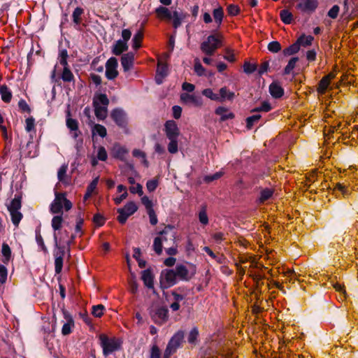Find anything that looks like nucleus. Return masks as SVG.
Instances as JSON below:
<instances>
[{"label":"nucleus","instance_id":"7c9ffc66","mask_svg":"<svg viewBox=\"0 0 358 358\" xmlns=\"http://www.w3.org/2000/svg\"><path fill=\"white\" fill-rule=\"evenodd\" d=\"M93 101H95L96 106H108L109 104V99L106 94H99L95 95Z\"/></svg>","mask_w":358,"mask_h":358},{"label":"nucleus","instance_id":"49530a36","mask_svg":"<svg viewBox=\"0 0 358 358\" xmlns=\"http://www.w3.org/2000/svg\"><path fill=\"white\" fill-rule=\"evenodd\" d=\"M329 84L330 83L327 80V78L323 77L318 83L317 92L320 94H324Z\"/></svg>","mask_w":358,"mask_h":358},{"label":"nucleus","instance_id":"f3484780","mask_svg":"<svg viewBox=\"0 0 358 358\" xmlns=\"http://www.w3.org/2000/svg\"><path fill=\"white\" fill-rule=\"evenodd\" d=\"M129 45L125 41H122V39H119L115 41L111 48V52L115 56H120L123 52L128 50Z\"/></svg>","mask_w":358,"mask_h":358},{"label":"nucleus","instance_id":"79ce46f5","mask_svg":"<svg viewBox=\"0 0 358 358\" xmlns=\"http://www.w3.org/2000/svg\"><path fill=\"white\" fill-rule=\"evenodd\" d=\"M299 61V57H294L289 59L288 64L284 69V74L288 75L294 69L296 63Z\"/></svg>","mask_w":358,"mask_h":358},{"label":"nucleus","instance_id":"a19ab883","mask_svg":"<svg viewBox=\"0 0 358 358\" xmlns=\"http://www.w3.org/2000/svg\"><path fill=\"white\" fill-rule=\"evenodd\" d=\"M297 39H301V43H299L300 47L301 45L307 47L312 45L314 37L310 35L306 36L304 34H303Z\"/></svg>","mask_w":358,"mask_h":358},{"label":"nucleus","instance_id":"774afa93","mask_svg":"<svg viewBox=\"0 0 358 358\" xmlns=\"http://www.w3.org/2000/svg\"><path fill=\"white\" fill-rule=\"evenodd\" d=\"M340 10V7L338 5L333 6L328 11V16L332 19H336L338 17Z\"/></svg>","mask_w":358,"mask_h":358},{"label":"nucleus","instance_id":"393cba45","mask_svg":"<svg viewBox=\"0 0 358 358\" xmlns=\"http://www.w3.org/2000/svg\"><path fill=\"white\" fill-rule=\"evenodd\" d=\"M299 43L301 39H297L295 43L283 50L285 56H290L297 53L300 50Z\"/></svg>","mask_w":358,"mask_h":358},{"label":"nucleus","instance_id":"13d9d810","mask_svg":"<svg viewBox=\"0 0 358 358\" xmlns=\"http://www.w3.org/2000/svg\"><path fill=\"white\" fill-rule=\"evenodd\" d=\"M199 220L202 224L206 225L208 224V217L207 215L205 207H203L202 209L199 211Z\"/></svg>","mask_w":358,"mask_h":358},{"label":"nucleus","instance_id":"864d4df0","mask_svg":"<svg viewBox=\"0 0 358 358\" xmlns=\"http://www.w3.org/2000/svg\"><path fill=\"white\" fill-rule=\"evenodd\" d=\"M117 212L119 214V215L117 217V221L122 224H125L129 216L127 215V213H126V211H124V209H123L122 208H118L117 210Z\"/></svg>","mask_w":358,"mask_h":358},{"label":"nucleus","instance_id":"37998d69","mask_svg":"<svg viewBox=\"0 0 358 358\" xmlns=\"http://www.w3.org/2000/svg\"><path fill=\"white\" fill-rule=\"evenodd\" d=\"M169 143L168 144V151L171 154H176L178 151V138H168Z\"/></svg>","mask_w":358,"mask_h":358},{"label":"nucleus","instance_id":"69168bd1","mask_svg":"<svg viewBox=\"0 0 358 358\" xmlns=\"http://www.w3.org/2000/svg\"><path fill=\"white\" fill-rule=\"evenodd\" d=\"M25 130L27 132H30L34 129L35 127V119L33 117H29L26 119Z\"/></svg>","mask_w":358,"mask_h":358},{"label":"nucleus","instance_id":"a211bd4d","mask_svg":"<svg viewBox=\"0 0 358 358\" xmlns=\"http://www.w3.org/2000/svg\"><path fill=\"white\" fill-rule=\"evenodd\" d=\"M84 13V9L81 7H76L72 13L73 22L74 24V28L76 30L80 31V24L82 22V15Z\"/></svg>","mask_w":358,"mask_h":358},{"label":"nucleus","instance_id":"c9c22d12","mask_svg":"<svg viewBox=\"0 0 358 358\" xmlns=\"http://www.w3.org/2000/svg\"><path fill=\"white\" fill-rule=\"evenodd\" d=\"M1 253L4 258L3 260V263H8L11 257V250L9 245L6 243L2 244Z\"/></svg>","mask_w":358,"mask_h":358},{"label":"nucleus","instance_id":"cd10ccee","mask_svg":"<svg viewBox=\"0 0 358 358\" xmlns=\"http://www.w3.org/2000/svg\"><path fill=\"white\" fill-rule=\"evenodd\" d=\"M92 137L99 135L101 138H104L107 135L106 127L99 124H95L92 129Z\"/></svg>","mask_w":358,"mask_h":358},{"label":"nucleus","instance_id":"4468645a","mask_svg":"<svg viewBox=\"0 0 358 358\" xmlns=\"http://www.w3.org/2000/svg\"><path fill=\"white\" fill-rule=\"evenodd\" d=\"M180 99L185 103H192L195 106H201L203 105V99L200 96L189 94L188 93H182L180 95Z\"/></svg>","mask_w":358,"mask_h":358},{"label":"nucleus","instance_id":"4c0bfd02","mask_svg":"<svg viewBox=\"0 0 358 358\" xmlns=\"http://www.w3.org/2000/svg\"><path fill=\"white\" fill-rule=\"evenodd\" d=\"M69 57L68 51L66 49L59 50V64L63 66H69L67 59Z\"/></svg>","mask_w":358,"mask_h":358},{"label":"nucleus","instance_id":"3c124183","mask_svg":"<svg viewBox=\"0 0 358 358\" xmlns=\"http://www.w3.org/2000/svg\"><path fill=\"white\" fill-rule=\"evenodd\" d=\"M157 73L162 78H164L168 75V66L166 64L159 62L157 65Z\"/></svg>","mask_w":358,"mask_h":358},{"label":"nucleus","instance_id":"bf43d9fd","mask_svg":"<svg viewBox=\"0 0 358 358\" xmlns=\"http://www.w3.org/2000/svg\"><path fill=\"white\" fill-rule=\"evenodd\" d=\"M222 176V172H216L214 174L206 176L203 178V181L206 183H210L214 180H218Z\"/></svg>","mask_w":358,"mask_h":358},{"label":"nucleus","instance_id":"f257e3e1","mask_svg":"<svg viewBox=\"0 0 358 358\" xmlns=\"http://www.w3.org/2000/svg\"><path fill=\"white\" fill-rule=\"evenodd\" d=\"M213 16L215 22L217 24V29H219L222 23L224 18V10L222 7L219 6L213 10ZM223 35L217 31V29L212 31L206 40L201 43L200 49L205 55L212 56L215 50L223 46Z\"/></svg>","mask_w":358,"mask_h":358},{"label":"nucleus","instance_id":"423d86ee","mask_svg":"<svg viewBox=\"0 0 358 358\" xmlns=\"http://www.w3.org/2000/svg\"><path fill=\"white\" fill-rule=\"evenodd\" d=\"M185 332L182 330H178L169 340L164 352L172 355L177 350L180 348L181 344L184 341Z\"/></svg>","mask_w":358,"mask_h":358},{"label":"nucleus","instance_id":"9b49d317","mask_svg":"<svg viewBox=\"0 0 358 358\" xmlns=\"http://www.w3.org/2000/svg\"><path fill=\"white\" fill-rule=\"evenodd\" d=\"M318 6L317 0H301L296 5V8L303 12L313 13Z\"/></svg>","mask_w":358,"mask_h":358},{"label":"nucleus","instance_id":"338daca9","mask_svg":"<svg viewBox=\"0 0 358 358\" xmlns=\"http://www.w3.org/2000/svg\"><path fill=\"white\" fill-rule=\"evenodd\" d=\"M149 358H161V352L157 345H153L152 346Z\"/></svg>","mask_w":358,"mask_h":358},{"label":"nucleus","instance_id":"603ef678","mask_svg":"<svg viewBox=\"0 0 358 358\" xmlns=\"http://www.w3.org/2000/svg\"><path fill=\"white\" fill-rule=\"evenodd\" d=\"M257 69L256 64H251L249 62H245L243 64V71L247 74L254 73Z\"/></svg>","mask_w":358,"mask_h":358},{"label":"nucleus","instance_id":"39448f33","mask_svg":"<svg viewBox=\"0 0 358 358\" xmlns=\"http://www.w3.org/2000/svg\"><path fill=\"white\" fill-rule=\"evenodd\" d=\"M173 269L166 268L162 271L159 276V284L162 289H167L178 283Z\"/></svg>","mask_w":358,"mask_h":358},{"label":"nucleus","instance_id":"de8ad7c7","mask_svg":"<svg viewBox=\"0 0 358 358\" xmlns=\"http://www.w3.org/2000/svg\"><path fill=\"white\" fill-rule=\"evenodd\" d=\"M162 238L157 236L154 239L153 250L158 255H160L162 253Z\"/></svg>","mask_w":358,"mask_h":358},{"label":"nucleus","instance_id":"f704fd0d","mask_svg":"<svg viewBox=\"0 0 358 358\" xmlns=\"http://www.w3.org/2000/svg\"><path fill=\"white\" fill-rule=\"evenodd\" d=\"M261 117L262 115L259 114H255L248 117L245 119L246 128L249 130L251 129L253 127L254 124L257 123L261 119Z\"/></svg>","mask_w":358,"mask_h":358},{"label":"nucleus","instance_id":"412c9836","mask_svg":"<svg viewBox=\"0 0 358 358\" xmlns=\"http://www.w3.org/2000/svg\"><path fill=\"white\" fill-rule=\"evenodd\" d=\"M235 94L233 92H230L227 87H223L220 89L219 99L217 101L223 102L226 99L231 101L234 99Z\"/></svg>","mask_w":358,"mask_h":358},{"label":"nucleus","instance_id":"aec40b11","mask_svg":"<svg viewBox=\"0 0 358 358\" xmlns=\"http://www.w3.org/2000/svg\"><path fill=\"white\" fill-rule=\"evenodd\" d=\"M187 17V14L180 11L174 10L172 14L173 27L178 29L180 27L182 20Z\"/></svg>","mask_w":358,"mask_h":358},{"label":"nucleus","instance_id":"052dcab7","mask_svg":"<svg viewBox=\"0 0 358 358\" xmlns=\"http://www.w3.org/2000/svg\"><path fill=\"white\" fill-rule=\"evenodd\" d=\"M7 276V268L4 265L0 264V284H4L6 282Z\"/></svg>","mask_w":358,"mask_h":358},{"label":"nucleus","instance_id":"6e6d98bb","mask_svg":"<svg viewBox=\"0 0 358 358\" xmlns=\"http://www.w3.org/2000/svg\"><path fill=\"white\" fill-rule=\"evenodd\" d=\"M194 72L196 73L199 76H202L205 75L206 69L205 68L201 65L200 62L198 59L195 60V64L194 66Z\"/></svg>","mask_w":358,"mask_h":358},{"label":"nucleus","instance_id":"2f4dec72","mask_svg":"<svg viewBox=\"0 0 358 358\" xmlns=\"http://www.w3.org/2000/svg\"><path fill=\"white\" fill-rule=\"evenodd\" d=\"M35 234H36V241L38 247L41 248V250L45 254H48V250L47 247L45 246V245L44 243L43 237H42V236L41 234V229H40L39 227L36 229Z\"/></svg>","mask_w":358,"mask_h":358},{"label":"nucleus","instance_id":"c85d7f7f","mask_svg":"<svg viewBox=\"0 0 358 358\" xmlns=\"http://www.w3.org/2000/svg\"><path fill=\"white\" fill-rule=\"evenodd\" d=\"M66 127L71 131H77L78 129V122L76 119L71 117V113L69 110H67L66 113Z\"/></svg>","mask_w":358,"mask_h":358},{"label":"nucleus","instance_id":"a18cd8bd","mask_svg":"<svg viewBox=\"0 0 358 358\" xmlns=\"http://www.w3.org/2000/svg\"><path fill=\"white\" fill-rule=\"evenodd\" d=\"M273 192L271 189L265 188L260 192L259 202L264 203L268 200L273 195Z\"/></svg>","mask_w":358,"mask_h":358},{"label":"nucleus","instance_id":"72a5a7b5","mask_svg":"<svg viewBox=\"0 0 358 358\" xmlns=\"http://www.w3.org/2000/svg\"><path fill=\"white\" fill-rule=\"evenodd\" d=\"M21 199V196H15V198L12 199L10 204L8 206V211L20 210L22 207Z\"/></svg>","mask_w":358,"mask_h":358},{"label":"nucleus","instance_id":"f03ea898","mask_svg":"<svg viewBox=\"0 0 358 358\" xmlns=\"http://www.w3.org/2000/svg\"><path fill=\"white\" fill-rule=\"evenodd\" d=\"M99 344L103 350V355L107 357L110 355L122 349L123 340L121 338L108 337L104 334L99 336Z\"/></svg>","mask_w":358,"mask_h":358},{"label":"nucleus","instance_id":"1a4fd4ad","mask_svg":"<svg viewBox=\"0 0 358 358\" xmlns=\"http://www.w3.org/2000/svg\"><path fill=\"white\" fill-rule=\"evenodd\" d=\"M118 66L117 59L112 57L109 58L106 63V77L108 80H114L119 74L117 70Z\"/></svg>","mask_w":358,"mask_h":358},{"label":"nucleus","instance_id":"0e129e2a","mask_svg":"<svg viewBox=\"0 0 358 358\" xmlns=\"http://www.w3.org/2000/svg\"><path fill=\"white\" fill-rule=\"evenodd\" d=\"M227 12L229 15L236 16L240 13V8L235 4H230L227 6Z\"/></svg>","mask_w":358,"mask_h":358},{"label":"nucleus","instance_id":"5701e85b","mask_svg":"<svg viewBox=\"0 0 358 358\" xmlns=\"http://www.w3.org/2000/svg\"><path fill=\"white\" fill-rule=\"evenodd\" d=\"M155 13L160 18L166 19L168 20H171L172 19L173 13H171L169 8L166 7L160 6L156 8Z\"/></svg>","mask_w":358,"mask_h":358},{"label":"nucleus","instance_id":"7ed1b4c3","mask_svg":"<svg viewBox=\"0 0 358 358\" xmlns=\"http://www.w3.org/2000/svg\"><path fill=\"white\" fill-rule=\"evenodd\" d=\"M55 199L50 206V211L52 214L63 213V208L66 210H69L72 208V203L66 199V193L55 192Z\"/></svg>","mask_w":358,"mask_h":358},{"label":"nucleus","instance_id":"9d476101","mask_svg":"<svg viewBox=\"0 0 358 358\" xmlns=\"http://www.w3.org/2000/svg\"><path fill=\"white\" fill-rule=\"evenodd\" d=\"M164 130L167 138H178L180 134L177 123L172 120L165 122Z\"/></svg>","mask_w":358,"mask_h":358},{"label":"nucleus","instance_id":"20e7f679","mask_svg":"<svg viewBox=\"0 0 358 358\" xmlns=\"http://www.w3.org/2000/svg\"><path fill=\"white\" fill-rule=\"evenodd\" d=\"M149 315L152 320L157 325H162L169 320V310L164 306H152L149 309Z\"/></svg>","mask_w":358,"mask_h":358},{"label":"nucleus","instance_id":"0eeeda50","mask_svg":"<svg viewBox=\"0 0 358 358\" xmlns=\"http://www.w3.org/2000/svg\"><path fill=\"white\" fill-rule=\"evenodd\" d=\"M110 117L115 124L120 128H126L127 126V116L125 111L120 108L111 111Z\"/></svg>","mask_w":358,"mask_h":358},{"label":"nucleus","instance_id":"dca6fc26","mask_svg":"<svg viewBox=\"0 0 358 358\" xmlns=\"http://www.w3.org/2000/svg\"><path fill=\"white\" fill-rule=\"evenodd\" d=\"M134 53L132 52H127L122 55L121 64L124 71H129L134 65Z\"/></svg>","mask_w":358,"mask_h":358},{"label":"nucleus","instance_id":"680f3d73","mask_svg":"<svg viewBox=\"0 0 358 358\" xmlns=\"http://www.w3.org/2000/svg\"><path fill=\"white\" fill-rule=\"evenodd\" d=\"M74 323L65 322L62 328V334L63 336L69 335L72 332V328L74 327Z\"/></svg>","mask_w":358,"mask_h":358},{"label":"nucleus","instance_id":"f8f14e48","mask_svg":"<svg viewBox=\"0 0 358 358\" xmlns=\"http://www.w3.org/2000/svg\"><path fill=\"white\" fill-rule=\"evenodd\" d=\"M175 227L171 224L165 226L164 229L158 232V234L162 238V241L171 240L173 243H176V232L173 231Z\"/></svg>","mask_w":358,"mask_h":358},{"label":"nucleus","instance_id":"2eb2a0df","mask_svg":"<svg viewBox=\"0 0 358 358\" xmlns=\"http://www.w3.org/2000/svg\"><path fill=\"white\" fill-rule=\"evenodd\" d=\"M141 280L148 289H154V275L150 268L141 272Z\"/></svg>","mask_w":358,"mask_h":358},{"label":"nucleus","instance_id":"e433bc0d","mask_svg":"<svg viewBox=\"0 0 358 358\" xmlns=\"http://www.w3.org/2000/svg\"><path fill=\"white\" fill-rule=\"evenodd\" d=\"M272 109L271 105L268 101H264L259 107H255L251 110V113L268 112Z\"/></svg>","mask_w":358,"mask_h":358},{"label":"nucleus","instance_id":"b1692460","mask_svg":"<svg viewBox=\"0 0 358 358\" xmlns=\"http://www.w3.org/2000/svg\"><path fill=\"white\" fill-rule=\"evenodd\" d=\"M0 94L1 99L5 103H10L12 99V92L6 85L0 86Z\"/></svg>","mask_w":358,"mask_h":358},{"label":"nucleus","instance_id":"58836bf2","mask_svg":"<svg viewBox=\"0 0 358 358\" xmlns=\"http://www.w3.org/2000/svg\"><path fill=\"white\" fill-rule=\"evenodd\" d=\"M64 220L62 215H55L52 217L51 224L55 231H58L62 228Z\"/></svg>","mask_w":358,"mask_h":358},{"label":"nucleus","instance_id":"6e6552de","mask_svg":"<svg viewBox=\"0 0 358 358\" xmlns=\"http://www.w3.org/2000/svg\"><path fill=\"white\" fill-rule=\"evenodd\" d=\"M56 68L57 64L55 66L53 70L51 72V80L52 82L58 83L60 78H56ZM61 79L66 83L74 82L75 78L73 73L71 72L69 66L63 67V71L61 74Z\"/></svg>","mask_w":358,"mask_h":358},{"label":"nucleus","instance_id":"ddd939ff","mask_svg":"<svg viewBox=\"0 0 358 358\" xmlns=\"http://www.w3.org/2000/svg\"><path fill=\"white\" fill-rule=\"evenodd\" d=\"M173 269L178 280L189 281L190 280L189 271L185 265L177 264L175 268Z\"/></svg>","mask_w":358,"mask_h":358},{"label":"nucleus","instance_id":"8fccbe9b","mask_svg":"<svg viewBox=\"0 0 358 358\" xmlns=\"http://www.w3.org/2000/svg\"><path fill=\"white\" fill-rule=\"evenodd\" d=\"M202 94L212 101H217L218 99H220L219 94L214 93L213 92V90L210 88L204 89L202 91Z\"/></svg>","mask_w":358,"mask_h":358},{"label":"nucleus","instance_id":"09e8293b","mask_svg":"<svg viewBox=\"0 0 358 358\" xmlns=\"http://www.w3.org/2000/svg\"><path fill=\"white\" fill-rule=\"evenodd\" d=\"M105 306L102 304L93 306L92 308V314L96 317H101L103 315Z\"/></svg>","mask_w":358,"mask_h":358},{"label":"nucleus","instance_id":"a878e982","mask_svg":"<svg viewBox=\"0 0 358 358\" xmlns=\"http://www.w3.org/2000/svg\"><path fill=\"white\" fill-rule=\"evenodd\" d=\"M54 243H55V248L57 249V250H55L53 252V255L55 257H57L58 256H61L62 258H64L65 255V247L64 245H61L58 243V238L57 234H54Z\"/></svg>","mask_w":358,"mask_h":358},{"label":"nucleus","instance_id":"ea45409f","mask_svg":"<svg viewBox=\"0 0 358 358\" xmlns=\"http://www.w3.org/2000/svg\"><path fill=\"white\" fill-rule=\"evenodd\" d=\"M9 212L13 224L15 227H18L19 223L20 222L21 220L23 217L22 214L20 212V210H13Z\"/></svg>","mask_w":358,"mask_h":358},{"label":"nucleus","instance_id":"c756f323","mask_svg":"<svg viewBox=\"0 0 358 358\" xmlns=\"http://www.w3.org/2000/svg\"><path fill=\"white\" fill-rule=\"evenodd\" d=\"M143 38V33L142 31H138L132 38V48L135 50L139 49L141 46V41Z\"/></svg>","mask_w":358,"mask_h":358},{"label":"nucleus","instance_id":"c03bdc74","mask_svg":"<svg viewBox=\"0 0 358 358\" xmlns=\"http://www.w3.org/2000/svg\"><path fill=\"white\" fill-rule=\"evenodd\" d=\"M122 208L124 209L127 215L131 216L137 211L138 206L134 201H129Z\"/></svg>","mask_w":358,"mask_h":358},{"label":"nucleus","instance_id":"5fc2aeb1","mask_svg":"<svg viewBox=\"0 0 358 358\" xmlns=\"http://www.w3.org/2000/svg\"><path fill=\"white\" fill-rule=\"evenodd\" d=\"M63 262L64 258H62L61 256L55 257V271L56 274H59L62 272L63 268Z\"/></svg>","mask_w":358,"mask_h":358},{"label":"nucleus","instance_id":"473e14b6","mask_svg":"<svg viewBox=\"0 0 358 358\" xmlns=\"http://www.w3.org/2000/svg\"><path fill=\"white\" fill-rule=\"evenodd\" d=\"M280 17L285 24H289L293 20V15L287 9H283L280 12Z\"/></svg>","mask_w":358,"mask_h":358},{"label":"nucleus","instance_id":"6ab92c4d","mask_svg":"<svg viewBox=\"0 0 358 358\" xmlns=\"http://www.w3.org/2000/svg\"><path fill=\"white\" fill-rule=\"evenodd\" d=\"M269 92L275 99L281 98L284 95V89L277 82H273L269 85Z\"/></svg>","mask_w":358,"mask_h":358},{"label":"nucleus","instance_id":"4d7b16f0","mask_svg":"<svg viewBox=\"0 0 358 358\" xmlns=\"http://www.w3.org/2000/svg\"><path fill=\"white\" fill-rule=\"evenodd\" d=\"M268 50L273 53L278 52L281 50V45L277 41H273L268 44Z\"/></svg>","mask_w":358,"mask_h":358},{"label":"nucleus","instance_id":"bb28decb","mask_svg":"<svg viewBox=\"0 0 358 358\" xmlns=\"http://www.w3.org/2000/svg\"><path fill=\"white\" fill-rule=\"evenodd\" d=\"M199 336V329L196 327H193L187 336V341L192 345H196L198 343Z\"/></svg>","mask_w":358,"mask_h":358},{"label":"nucleus","instance_id":"4be33fe9","mask_svg":"<svg viewBox=\"0 0 358 358\" xmlns=\"http://www.w3.org/2000/svg\"><path fill=\"white\" fill-rule=\"evenodd\" d=\"M97 103L93 101L95 115L98 120H103L107 117L108 106H96Z\"/></svg>","mask_w":358,"mask_h":358},{"label":"nucleus","instance_id":"e2e57ef3","mask_svg":"<svg viewBox=\"0 0 358 358\" xmlns=\"http://www.w3.org/2000/svg\"><path fill=\"white\" fill-rule=\"evenodd\" d=\"M158 180L157 179L149 180L146 183V187L148 192H154L158 186Z\"/></svg>","mask_w":358,"mask_h":358}]
</instances>
